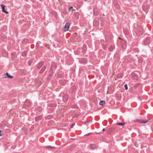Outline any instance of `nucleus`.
<instances>
[{
	"label": "nucleus",
	"instance_id": "obj_14",
	"mask_svg": "<svg viewBox=\"0 0 153 153\" xmlns=\"http://www.w3.org/2000/svg\"><path fill=\"white\" fill-rule=\"evenodd\" d=\"M105 104V102L104 100L101 101L99 103L100 105H104Z\"/></svg>",
	"mask_w": 153,
	"mask_h": 153
},
{
	"label": "nucleus",
	"instance_id": "obj_5",
	"mask_svg": "<svg viewBox=\"0 0 153 153\" xmlns=\"http://www.w3.org/2000/svg\"><path fill=\"white\" fill-rule=\"evenodd\" d=\"M56 64L54 62H52L51 64V70H54L56 69Z\"/></svg>",
	"mask_w": 153,
	"mask_h": 153
},
{
	"label": "nucleus",
	"instance_id": "obj_32",
	"mask_svg": "<svg viewBox=\"0 0 153 153\" xmlns=\"http://www.w3.org/2000/svg\"><path fill=\"white\" fill-rule=\"evenodd\" d=\"M61 81H60V83H61Z\"/></svg>",
	"mask_w": 153,
	"mask_h": 153
},
{
	"label": "nucleus",
	"instance_id": "obj_19",
	"mask_svg": "<svg viewBox=\"0 0 153 153\" xmlns=\"http://www.w3.org/2000/svg\"><path fill=\"white\" fill-rule=\"evenodd\" d=\"M73 90V92H75L76 91V88L75 86H73L72 88Z\"/></svg>",
	"mask_w": 153,
	"mask_h": 153
},
{
	"label": "nucleus",
	"instance_id": "obj_10",
	"mask_svg": "<svg viewBox=\"0 0 153 153\" xmlns=\"http://www.w3.org/2000/svg\"><path fill=\"white\" fill-rule=\"evenodd\" d=\"M46 68V67L45 66H44L39 71L40 74H42L43 73Z\"/></svg>",
	"mask_w": 153,
	"mask_h": 153
},
{
	"label": "nucleus",
	"instance_id": "obj_16",
	"mask_svg": "<svg viewBox=\"0 0 153 153\" xmlns=\"http://www.w3.org/2000/svg\"><path fill=\"white\" fill-rule=\"evenodd\" d=\"M27 51H25L24 52H23L22 53V55L23 56H26L27 54Z\"/></svg>",
	"mask_w": 153,
	"mask_h": 153
},
{
	"label": "nucleus",
	"instance_id": "obj_28",
	"mask_svg": "<svg viewBox=\"0 0 153 153\" xmlns=\"http://www.w3.org/2000/svg\"><path fill=\"white\" fill-rule=\"evenodd\" d=\"M90 134V133H88V134H85V135H89Z\"/></svg>",
	"mask_w": 153,
	"mask_h": 153
},
{
	"label": "nucleus",
	"instance_id": "obj_15",
	"mask_svg": "<svg viewBox=\"0 0 153 153\" xmlns=\"http://www.w3.org/2000/svg\"><path fill=\"white\" fill-rule=\"evenodd\" d=\"M117 125H119V126H123L125 124V123H117L116 124Z\"/></svg>",
	"mask_w": 153,
	"mask_h": 153
},
{
	"label": "nucleus",
	"instance_id": "obj_25",
	"mask_svg": "<svg viewBox=\"0 0 153 153\" xmlns=\"http://www.w3.org/2000/svg\"><path fill=\"white\" fill-rule=\"evenodd\" d=\"M3 134L1 133V131L0 130V136L2 135Z\"/></svg>",
	"mask_w": 153,
	"mask_h": 153
},
{
	"label": "nucleus",
	"instance_id": "obj_18",
	"mask_svg": "<svg viewBox=\"0 0 153 153\" xmlns=\"http://www.w3.org/2000/svg\"><path fill=\"white\" fill-rule=\"evenodd\" d=\"M114 48V47L113 46H111L109 48V50L110 51H113Z\"/></svg>",
	"mask_w": 153,
	"mask_h": 153
},
{
	"label": "nucleus",
	"instance_id": "obj_22",
	"mask_svg": "<svg viewBox=\"0 0 153 153\" xmlns=\"http://www.w3.org/2000/svg\"><path fill=\"white\" fill-rule=\"evenodd\" d=\"M124 87H125V89L127 90L128 89V88L127 87V84H126L124 85Z\"/></svg>",
	"mask_w": 153,
	"mask_h": 153
},
{
	"label": "nucleus",
	"instance_id": "obj_4",
	"mask_svg": "<svg viewBox=\"0 0 153 153\" xmlns=\"http://www.w3.org/2000/svg\"><path fill=\"white\" fill-rule=\"evenodd\" d=\"M4 77L5 78H8L9 79H12L13 78V76L9 75V73H7L4 75Z\"/></svg>",
	"mask_w": 153,
	"mask_h": 153
},
{
	"label": "nucleus",
	"instance_id": "obj_7",
	"mask_svg": "<svg viewBox=\"0 0 153 153\" xmlns=\"http://www.w3.org/2000/svg\"><path fill=\"white\" fill-rule=\"evenodd\" d=\"M70 24L69 23H67L66 24L65 26V30H68L69 28Z\"/></svg>",
	"mask_w": 153,
	"mask_h": 153
},
{
	"label": "nucleus",
	"instance_id": "obj_2",
	"mask_svg": "<svg viewBox=\"0 0 153 153\" xmlns=\"http://www.w3.org/2000/svg\"><path fill=\"white\" fill-rule=\"evenodd\" d=\"M150 42V39L149 38H146L144 39L143 43L145 45H147Z\"/></svg>",
	"mask_w": 153,
	"mask_h": 153
},
{
	"label": "nucleus",
	"instance_id": "obj_9",
	"mask_svg": "<svg viewBox=\"0 0 153 153\" xmlns=\"http://www.w3.org/2000/svg\"><path fill=\"white\" fill-rule=\"evenodd\" d=\"M63 100L64 101H65L67 100L68 99V95L65 94L64 95L63 98Z\"/></svg>",
	"mask_w": 153,
	"mask_h": 153
},
{
	"label": "nucleus",
	"instance_id": "obj_13",
	"mask_svg": "<svg viewBox=\"0 0 153 153\" xmlns=\"http://www.w3.org/2000/svg\"><path fill=\"white\" fill-rule=\"evenodd\" d=\"M94 24L96 25H97L99 24V21L97 20H95L94 21Z\"/></svg>",
	"mask_w": 153,
	"mask_h": 153
},
{
	"label": "nucleus",
	"instance_id": "obj_17",
	"mask_svg": "<svg viewBox=\"0 0 153 153\" xmlns=\"http://www.w3.org/2000/svg\"><path fill=\"white\" fill-rule=\"evenodd\" d=\"M94 12L95 15H97V10L96 8H94Z\"/></svg>",
	"mask_w": 153,
	"mask_h": 153
},
{
	"label": "nucleus",
	"instance_id": "obj_30",
	"mask_svg": "<svg viewBox=\"0 0 153 153\" xmlns=\"http://www.w3.org/2000/svg\"><path fill=\"white\" fill-rule=\"evenodd\" d=\"M87 61H86L85 62V63H87Z\"/></svg>",
	"mask_w": 153,
	"mask_h": 153
},
{
	"label": "nucleus",
	"instance_id": "obj_27",
	"mask_svg": "<svg viewBox=\"0 0 153 153\" xmlns=\"http://www.w3.org/2000/svg\"><path fill=\"white\" fill-rule=\"evenodd\" d=\"M30 61H29V65H30Z\"/></svg>",
	"mask_w": 153,
	"mask_h": 153
},
{
	"label": "nucleus",
	"instance_id": "obj_8",
	"mask_svg": "<svg viewBox=\"0 0 153 153\" xmlns=\"http://www.w3.org/2000/svg\"><path fill=\"white\" fill-rule=\"evenodd\" d=\"M43 65V62H40L37 65V68L40 69Z\"/></svg>",
	"mask_w": 153,
	"mask_h": 153
},
{
	"label": "nucleus",
	"instance_id": "obj_26",
	"mask_svg": "<svg viewBox=\"0 0 153 153\" xmlns=\"http://www.w3.org/2000/svg\"><path fill=\"white\" fill-rule=\"evenodd\" d=\"M116 7L118 8H120V6H118L117 7Z\"/></svg>",
	"mask_w": 153,
	"mask_h": 153
},
{
	"label": "nucleus",
	"instance_id": "obj_1",
	"mask_svg": "<svg viewBox=\"0 0 153 153\" xmlns=\"http://www.w3.org/2000/svg\"><path fill=\"white\" fill-rule=\"evenodd\" d=\"M149 120L150 119L146 120H136V121L137 122L145 124L149 122Z\"/></svg>",
	"mask_w": 153,
	"mask_h": 153
},
{
	"label": "nucleus",
	"instance_id": "obj_20",
	"mask_svg": "<svg viewBox=\"0 0 153 153\" xmlns=\"http://www.w3.org/2000/svg\"><path fill=\"white\" fill-rule=\"evenodd\" d=\"M125 34H127L128 33V31L126 29H124L123 30Z\"/></svg>",
	"mask_w": 153,
	"mask_h": 153
},
{
	"label": "nucleus",
	"instance_id": "obj_6",
	"mask_svg": "<svg viewBox=\"0 0 153 153\" xmlns=\"http://www.w3.org/2000/svg\"><path fill=\"white\" fill-rule=\"evenodd\" d=\"M1 6L2 8V11L3 12L7 14L8 13V12L6 11L5 10V6L3 4H1Z\"/></svg>",
	"mask_w": 153,
	"mask_h": 153
},
{
	"label": "nucleus",
	"instance_id": "obj_12",
	"mask_svg": "<svg viewBox=\"0 0 153 153\" xmlns=\"http://www.w3.org/2000/svg\"><path fill=\"white\" fill-rule=\"evenodd\" d=\"M42 118V117L41 116H39L38 117H36L35 120L36 121H37L39 120H41Z\"/></svg>",
	"mask_w": 153,
	"mask_h": 153
},
{
	"label": "nucleus",
	"instance_id": "obj_3",
	"mask_svg": "<svg viewBox=\"0 0 153 153\" xmlns=\"http://www.w3.org/2000/svg\"><path fill=\"white\" fill-rule=\"evenodd\" d=\"M121 43V45L123 48H124L126 47V42L124 40L121 39L120 42Z\"/></svg>",
	"mask_w": 153,
	"mask_h": 153
},
{
	"label": "nucleus",
	"instance_id": "obj_29",
	"mask_svg": "<svg viewBox=\"0 0 153 153\" xmlns=\"http://www.w3.org/2000/svg\"><path fill=\"white\" fill-rule=\"evenodd\" d=\"M105 130V128H103V129H102V131H104Z\"/></svg>",
	"mask_w": 153,
	"mask_h": 153
},
{
	"label": "nucleus",
	"instance_id": "obj_33",
	"mask_svg": "<svg viewBox=\"0 0 153 153\" xmlns=\"http://www.w3.org/2000/svg\"><path fill=\"white\" fill-rule=\"evenodd\" d=\"M81 62L82 63V60L81 61Z\"/></svg>",
	"mask_w": 153,
	"mask_h": 153
},
{
	"label": "nucleus",
	"instance_id": "obj_21",
	"mask_svg": "<svg viewBox=\"0 0 153 153\" xmlns=\"http://www.w3.org/2000/svg\"><path fill=\"white\" fill-rule=\"evenodd\" d=\"M47 147L48 148H49V149H50V148H51V149H54V147H53V146H48Z\"/></svg>",
	"mask_w": 153,
	"mask_h": 153
},
{
	"label": "nucleus",
	"instance_id": "obj_23",
	"mask_svg": "<svg viewBox=\"0 0 153 153\" xmlns=\"http://www.w3.org/2000/svg\"><path fill=\"white\" fill-rule=\"evenodd\" d=\"M74 125L75 124L74 123L72 124L71 125V128H72L73 127V126H74Z\"/></svg>",
	"mask_w": 153,
	"mask_h": 153
},
{
	"label": "nucleus",
	"instance_id": "obj_24",
	"mask_svg": "<svg viewBox=\"0 0 153 153\" xmlns=\"http://www.w3.org/2000/svg\"><path fill=\"white\" fill-rule=\"evenodd\" d=\"M73 7H70L69 8V10H73Z\"/></svg>",
	"mask_w": 153,
	"mask_h": 153
},
{
	"label": "nucleus",
	"instance_id": "obj_31",
	"mask_svg": "<svg viewBox=\"0 0 153 153\" xmlns=\"http://www.w3.org/2000/svg\"><path fill=\"white\" fill-rule=\"evenodd\" d=\"M137 77H136V78H135V79H137Z\"/></svg>",
	"mask_w": 153,
	"mask_h": 153
},
{
	"label": "nucleus",
	"instance_id": "obj_11",
	"mask_svg": "<svg viewBox=\"0 0 153 153\" xmlns=\"http://www.w3.org/2000/svg\"><path fill=\"white\" fill-rule=\"evenodd\" d=\"M91 148L93 149L97 148V146L94 144H91L90 145Z\"/></svg>",
	"mask_w": 153,
	"mask_h": 153
}]
</instances>
